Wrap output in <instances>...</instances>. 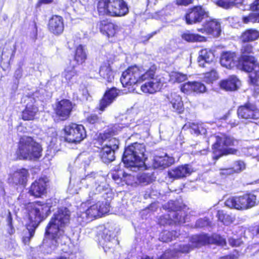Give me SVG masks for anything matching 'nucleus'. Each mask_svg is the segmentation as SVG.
<instances>
[{
	"instance_id": "53",
	"label": "nucleus",
	"mask_w": 259,
	"mask_h": 259,
	"mask_svg": "<svg viewBox=\"0 0 259 259\" xmlns=\"http://www.w3.org/2000/svg\"><path fill=\"white\" fill-rule=\"evenodd\" d=\"M193 249L191 244H180L178 247V251L182 253H188Z\"/></svg>"
},
{
	"instance_id": "55",
	"label": "nucleus",
	"mask_w": 259,
	"mask_h": 259,
	"mask_svg": "<svg viewBox=\"0 0 259 259\" xmlns=\"http://www.w3.org/2000/svg\"><path fill=\"white\" fill-rule=\"evenodd\" d=\"M245 168V165L243 161H237L235 163V166L234 167V171L236 172H239L244 170Z\"/></svg>"
},
{
	"instance_id": "25",
	"label": "nucleus",
	"mask_w": 259,
	"mask_h": 259,
	"mask_svg": "<svg viewBox=\"0 0 259 259\" xmlns=\"http://www.w3.org/2000/svg\"><path fill=\"white\" fill-rule=\"evenodd\" d=\"M169 106L173 111L181 113L184 111V105L181 97L176 93H171L167 96Z\"/></svg>"
},
{
	"instance_id": "22",
	"label": "nucleus",
	"mask_w": 259,
	"mask_h": 259,
	"mask_svg": "<svg viewBox=\"0 0 259 259\" xmlns=\"http://www.w3.org/2000/svg\"><path fill=\"white\" fill-rule=\"evenodd\" d=\"M175 162L172 157H169L167 154L161 155H155L153 159V166L155 168L163 169L169 166Z\"/></svg>"
},
{
	"instance_id": "6",
	"label": "nucleus",
	"mask_w": 259,
	"mask_h": 259,
	"mask_svg": "<svg viewBox=\"0 0 259 259\" xmlns=\"http://www.w3.org/2000/svg\"><path fill=\"white\" fill-rule=\"evenodd\" d=\"M100 16L121 17L128 13V8L123 0H100L97 5Z\"/></svg>"
},
{
	"instance_id": "24",
	"label": "nucleus",
	"mask_w": 259,
	"mask_h": 259,
	"mask_svg": "<svg viewBox=\"0 0 259 259\" xmlns=\"http://www.w3.org/2000/svg\"><path fill=\"white\" fill-rule=\"evenodd\" d=\"M49 30L55 34H60L63 31L64 24L63 18L59 16H54L49 20Z\"/></svg>"
},
{
	"instance_id": "17",
	"label": "nucleus",
	"mask_w": 259,
	"mask_h": 259,
	"mask_svg": "<svg viewBox=\"0 0 259 259\" xmlns=\"http://www.w3.org/2000/svg\"><path fill=\"white\" fill-rule=\"evenodd\" d=\"M191 165L186 164L169 169L167 175L172 180L180 179L190 176L193 172Z\"/></svg>"
},
{
	"instance_id": "38",
	"label": "nucleus",
	"mask_w": 259,
	"mask_h": 259,
	"mask_svg": "<svg viewBox=\"0 0 259 259\" xmlns=\"http://www.w3.org/2000/svg\"><path fill=\"white\" fill-rule=\"evenodd\" d=\"M217 217L219 221L227 226L233 223L235 220L234 218L225 213L222 210H219L217 211Z\"/></svg>"
},
{
	"instance_id": "13",
	"label": "nucleus",
	"mask_w": 259,
	"mask_h": 259,
	"mask_svg": "<svg viewBox=\"0 0 259 259\" xmlns=\"http://www.w3.org/2000/svg\"><path fill=\"white\" fill-rule=\"evenodd\" d=\"M98 241L100 245L106 250L114 247L119 243L115 239L116 237L115 229L111 226L105 227L98 234Z\"/></svg>"
},
{
	"instance_id": "41",
	"label": "nucleus",
	"mask_w": 259,
	"mask_h": 259,
	"mask_svg": "<svg viewBox=\"0 0 259 259\" xmlns=\"http://www.w3.org/2000/svg\"><path fill=\"white\" fill-rule=\"evenodd\" d=\"M188 78L187 75L180 72H171L169 75V80L173 82L180 83Z\"/></svg>"
},
{
	"instance_id": "35",
	"label": "nucleus",
	"mask_w": 259,
	"mask_h": 259,
	"mask_svg": "<svg viewBox=\"0 0 259 259\" xmlns=\"http://www.w3.org/2000/svg\"><path fill=\"white\" fill-rule=\"evenodd\" d=\"M76 75V71L73 67H68L62 73V82L69 83L73 81Z\"/></svg>"
},
{
	"instance_id": "21",
	"label": "nucleus",
	"mask_w": 259,
	"mask_h": 259,
	"mask_svg": "<svg viewBox=\"0 0 259 259\" xmlns=\"http://www.w3.org/2000/svg\"><path fill=\"white\" fill-rule=\"evenodd\" d=\"M28 175V172L27 169L21 168L15 171L12 175H10L9 178V181L10 183L14 184L16 185H20L21 188H22L26 183Z\"/></svg>"
},
{
	"instance_id": "4",
	"label": "nucleus",
	"mask_w": 259,
	"mask_h": 259,
	"mask_svg": "<svg viewBox=\"0 0 259 259\" xmlns=\"http://www.w3.org/2000/svg\"><path fill=\"white\" fill-rule=\"evenodd\" d=\"M145 146L143 144L135 143L125 149L122 161L125 166L133 171H137L145 165Z\"/></svg>"
},
{
	"instance_id": "64",
	"label": "nucleus",
	"mask_w": 259,
	"mask_h": 259,
	"mask_svg": "<svg viewBox=\"0 0 259 259\" xmlns=\"http://www.w3.org/2000/svg\"><path fill=\"white\" fill-rule=\"evenodd\" d=\"M101 176L100 174H99L98 172H92L90 174L87 175L85 176V179L88 180L91 178H93L94 179L97 178Z\"/></svg>"
},
{
	"instance_id": "61",
	"label": "nucleus",
	"mask_w": 259,
	"mask_h": 259,
	"mask_svg": "<svg viewBox=\"0 0 259 259\" xmlns=\"http://www.w3.org/2000/svg\"><path fill=\"white\" fill-rule=\"evenodd\" d=\"M53 2L54 0H39L36 4V6L39 7L42 5L49 4Z\"/></svg>"
},
{
	"instance_id": "47",
	"label": "nucleus",
	"mask_w": 259,
	"mask_h": 259,
	"mask_svg": "<svg viewBox=\"0 0 259 259\" xmlns=\"http://www.w3.org/2000/svg\"><path fill=\"white\" fill-rule=\"evenodd\" d=\"M9 50H11L10 42H7L4 40H0V63L2 61V56L3 54L6 53Z\"/></svg>"
},
{
	"instance_id": "63",
	"label": "nucleus",
	"mask_w": 259,
	"mask_h": 259,
	"mask_svg": "<svg viewBox=\"0 0 259 259\" xmlns=\"http://www.w3.org/2000/svg\"><path fill=\"white\" fill-rule=\"evenodd\" d=\"M229 243L232 247H236L239 245L238 240L234 238H230L229 240Z\"/></svg>"
},
{
	"instance_id": "31",
	"label": "nucleus",
	"mask_w": 259,
	"mask_h": 259,
	"mask_svg": "<svg viewBox=\"0 0 259 259\" xmlns=\"http://www.w3.org/2000/svg\"><path fill=\"white\" fill-rule=\"evenodd\" d=\"M99 74L100 76L108 82H111L114 80V72L108 63H105L101 65Z\"/></svg>"
},
{
	"instance_id": "10",
	"label": "nucleus",
	"mask_w": 259,
	"mask_h": 259,
	"mask_svg": "<svg viewBox=\"0 0 259 259\" xmlns=\"http://www.w3.org/2000/svg\"><path fill=\"white\" fill-rule=\"evenodd\" d=\"M234 139L225 134H220L215 137V142L212 145L213 158L216 160L223 155L229 154H235L236 150L228 148L234 145Z\"/></svg>"
},
{
	"instance_id": "9",
	"label": "nucleus",
	"mask_w": 259,
	"mask_h": 259,
	"mask_svg": "<svg viewBox=\"0 0 259 259\" xmlns=\"http://www.w3.org/2000/svg\"><path fill=\"white\" fill-rule=\"evenodd\" d=\"M238 68L250 72L249 78L252 84L259 86V63L253 56H241L238 60Z\"/></svg>"
},
{
	"instance_id": "48",
	"label": "nucleus",
	"mask_w": 259,
	"mask_h": 259,
	"mask_svg": "<svg viewBox=\"0 0 259 259\" xmlns=\"http://www.w3.org/2000/svg\"><path fill=\"white\" fill-rule=\"evenodd\" d=\"M218 78L217 71L212 69L210 71L206 72L204 74V79L208 83L212 82Z\"/></svg>"
},
{
	"instance_id": "18",
	"label": "nucleus",
	"mask_w": 259,
	"mask_h": 259,
	"mask_svg": "<svg viewBox=\"0 0 259 259\" xmlns=\"http://www.w3.org/2000/svg\"><path fill=\"white\" fill-rule=\"evenodd\" d=\"M198 30L202 33L211 34L213 37H218L221 32V24L215 20L208 21L202 25V28L198 29Z\"/></svg>"
},
{
	"instance_id": "60",
	"label": "nucleus",
	"mask_w": 259,
	"mask_h": 259,
	"mask_svg": "<svg viewBox=\"0 0 259 259\" xmlns=\"http://www.w3.org/2000/svg\"><path fill=\"white\" fill-rule=\"evenodd\" d=\"M22 76V69L21 67H19L17 69L14 73V77L17 79H19Z\"/></svg>"
},
{
	"instance_id": "45",
	"label": "nucleus",
	"mask_w": 259,
	"mask_h": 259,
	"mask_svg": "<svg viewBox=\"0 0 259 259\" xmlns=\"http://www.w3.org/2000/svg\"><path fill=\"white\" fill-rule=\"evenodd\" d=\"M241 49V56H253V48L252 45L249 42H242Z\"/></svg>"
},
{
	"instance_id": "40",
	"label": "nucleus",
	"mask_w": 259,
	"mask_h": 259,
	"mask_svg": "<svg viewBox=\"0 0 259 259\" xmlns=\"http://www.w3.org/2000/svg\"><path fill=\"white\" fill-rule=\"evenodd\" d=\"M176 233L175 231L163 230L160 234L159 239L163 242H170L176 238Z\"/></svg>"
},
{
	"instance_id": "37",
	"label": "nucleus",
	"mask_w": 259,
	"mask_h": 259,
	"mask_svg": "<svg viewBox=\"0 0 259 259\" xmlns=\"http://www.w3.org/2000/svg\"><path fill=\"white\" fill-rule=\"evenodd\" d=\"M87 59L85 49L82 45H79L76 49L74 60L78 64H82Z\"/></svg>"
},
{
	"instance_id": "27",
	"label": "nucleus",
	"mask_w": 259,
	"mask_h": 259,
	"mask_svg": "<svg viewBox=\"0 0 259 259\" xmlns=\"http://www.w3.org/2000/svg\"><path fill=\"white\" fill-rule=\"evenodd\" d=\"M46 179L41 178L33 182L29 190L30 194H44L46 193Z\"/></svg>"
},
{
	"instance_id": "46",
	"label": "nucleus",
	"mask_w": 259,
	"mask_h": 259,
	"mask_svg": "<svg viewBox=\"0 0 259 259\" xmlns=\"http://www.w3.org/2000/svg\"><path fill=\"white\" fill-rule=\"evenodd\" d=\"M138 180L141 184L147 185L152 182V175L149 173H143L138 177Z\"/></svg>"
},
{
	"instance_id": "43",
	"label": "nucleus",
	"mask_w": 259,
	"mask_h": 259,
	"mask_svg": "<svg viewBox=\"0 0 259 259\" xmlns=\"http://www.w3.org/2000/svg\"><path fill=\"white\" fill-rule=\"evenodd\" d=\"M243 0H218L217 4L224 8L228 9L242 3Z\"/></svg>"
},
{
	"instance_id": "57",
	"label": "nucleus",
	"mask_w": 259,
	"mask_h": 259,
	"mask_svg": "<svg viewBox=\"0 0 259 259\" xmlns=\"http://www.w3.org/2000/svg\"><path fill=\"white\" fill-rule=\"evenodd\" d=\"M87 121L91 124H95L100 121V119L96 114H91L87 118Z\"/></svg>"
},
{
	"instance_id": "29",
	"label": "nucleus",
	"mask_w": 259,
	"mask_h": 259,
	"mask_svg": "<svg viewBox=\"0 0 259 259\" xmlns=\"http://www.w3.org/2000/svg\"><path fill=\"white\" fill-rule=\"evenodd\" d=\"M199 54L198 58L199 65L203 67H206L205 64L211 63L214 58L213 53L207 49L201 50Z\"/></svg>"
},
{
	"instance_id": "3",
	"label": "nucleus",
	"mask_w": 259,
	"mask_h": 259,
	"mask_svg": "<svg viewBox=\"0 0 259 259\" xmlns=\"http://www.w3.org/2000/svg\"><path fill=\"white\" fill-rule=\"evenodd\" d=\"M71 219V211L66 206L58 207L51 217L45 229V235L57 243L58 233L69 226Z\"/></svg>"
},
{
	"instance_id": "58",
	"label": "nucleus",
	"mask_w": 259,
	"mask_h": 259,
	"mask_svg": "<svg viewBox=\"0 0 259 259\" xmlns=\"http://www.w3.org/2000/svg\"><path fill=\"white\" fill-rule=\"evenodd\" d=\"M193 0H176V4L178 6H187L193 3Z\"/></svg>"
},
{
	"instance_id": "32",
	"label": "nucleus",
	"mask_w": 259,
	"mask_h": 259,
	"mask_svg": "<svg viewBox=\"0 0 259 259\" xmlns=\"http://www.w3.org/2000/svg\"><path fill=\"white\" fill-rule=\"evenodd\" d=\"M125 126H127V125L125 123L111 125L104 131L103 135H101V138L103 140H106L111 136L116 135Z\"/></svg>"
},
{
	"instance_id": "49",
	"label": "nucleus",
	"mask_w": 259,
	"mask_h": 259,
	"mask_svg": "<svg viewBox=\"0 0 259 259\" xmlns=\"http://www.w3.org/2000/svg\"><path fill=\"white\" fill-rule=\"evenodd\" d=\"M6 220L7 222V225L9 227V228L8 229V233L10 235H13L15 233V230L13 224L12 215L11 212L9 210L7 215Z\"/></svg>"
},
{
	"instance_id": "30",
	"label": "nucleus",
	"mask_w": 259,
	"mask_h": 259,
	"mask_svg": "<svg viewBox=\"0 0 259 259\" xmlns=\"http://www.w3.org/2000/svg\"><path fill=\"white\" fill-rule=\"evenodd\" d=\"M259 38V31L255 29H248L242 32L240 40L242 42H250Z\"/></svg>"
},
{
	"instance_id": "1",
	"label": "nucleus",
	"mask_w": 259,
	"mask_h": 259,
	"mask_svg": "<svg viewBox=\"0 0 259 259\" xmlns=\"http://www.w3.org/2000/svg\"><path fill=\"white\" fill-rule=\"evenodd\" d=\"M156 66L152 65L148 69H144L137 66L128 67L123 72L120 77V81L123 87L132 86L146 80H150L145 82L141 87V90L146 93L153 94L159 91L162 83L160 79L154 78Z\"/></svg>"
},
{
	"instance_id": "8",
	"label": "nucleus",
	"mask_w": 259,
	"mask_h": 259,
	"mask_svg": "<svg viewBox=\"0 0 259 259\" xmlns=\"http://www.w3.org/2000/svg\"><path fill=\"white\" fill-rule=\"evenodd\" d=\"M112 199V197L111 196H107L106 198L102 197L100 200L93 204H92L91 200H87L85 203L90 205L83 212L87 219L93 220L107 214L110 210Z\"/></svg>"
},
{
	"instance_id": "54",
	"label": "nucleus",
	"mask_w": 259,
	"mask_h": 259,
	"mask_svg": "<svg viewBox=\"0 0 259 259\" xmlns=\"http://www.w3.org/2000/svg\"><path fill=\"white\" fill-rule=\"evenodd\" d=\"M233 252L235 253H230L220 256L219 259H238L239 256V251L235 249Z\"/></svg>"
},
{
	"instance_id": "28",
	"label": "nucleus",
	"mask_w": 259,
	"mask_h": 259,
	"mask_svg": "<svg viewBox=\"0 0 259 259\" xmlns=\"http://www.w3.org/2000/svg\"><path fill=\"white\" fill-rule=\"evenodd\" d=\"M239 80L235 75L230 76L226 79L223 80L220 82L222 89L228 91H233L237 89Z\"/></svg>"
},
{
	"instance_id": "33",
	"label": "nucleus",
	"mask_w": 259,
	"mask_h": 259,
	"mask_svg": "<svg viewBox=\"0 0 259 259\" xmlns=\"http://www.w3.org/2000/svg\"><path fill=\"white\" fill-rule=\"evenodd\" d=\"M190 241L193 249L208 244V235L206 234H200L192 236L190 239Z\"/></svg>"
},
{
	"instance_id": "50",
	"label": "nucleus",
	"mask_w": 259,
	"mask_h": 259,
	"mask_svg": "<svg viewBox=\"0 0 259 259\" xmlns=\"http://www.w3.org/2000/svg\"><path fill=\"white\" fill-rule=\"evenodd\" d=\"M242 19L244 23L259 22V14L251 13L248 16L243 17Z\"/></svg>"
},
{
	"instance_id": "51",
	"label": "nucleus",
	"mask_w": 259,
	"mask_h": 259,
	"mask_svg": "<svg viewBox=\"0 0 259 259\" xmlns=\"http://www.w3.org/2000/svg\"><path fill=\"white\" fill-rule=\"evenodd\" d=\"M119 144V142L117 139L116 138H112L109 140L108 143L104 147H108L111 150L115 152V151L118 149Z\"/></svg>"
},
{
	"instance_id": "15",
	"label": "nucleus",
	"mask_w": 259,
	"mask_h": 259,
	"mask_svg": "<svg viewBox=\"0 0 259 259\" xmlns=\"http://www.w3.org/2000/svg\"><path fill=\"white\" fill-rule=\"evenodd\" d=\"M74 106L69 100H62L56 105L55 113L61 120H66L69 117Z\"/></svg>"
},
{
	"instance_id": "44",
	"label": "nucleus",
	"mask_w": 259,
	"mask_h": 259,
	"mask_svg": "<svg viewBox=\"0 0 259 259\" xmlns=\"http://www.w3.org/2000/svg\"><path fill=\"white\" fill-rule=\"evenodd\" d=\"M100 29L101 31L105 32L108 37L114 36L116 32L115 25L112 23H108L104 24L102 23V26Z\"/></svg>"
},
{
	"instance_id": "16",
	"label": "nucleus",
	"mask_w": 259,
	"mask_h": 259,
	"mask_svg": "<svg viewBox=\"0 0 259 259\" xmlns=\"http://www.w3.org/2000/svg\"><path fill=\"white\" fill-rule=\"evenodd\" d=\"M207 17V13L201 6H195L189 10L185 15L187 24H193L201 22Z\"/></svg>"
},
{
	"instance_id": "14",
	"label": "nucleus",
	"mask_w": 259,
	"mask_h": 259,
	"mask_svg": "<svg viewBox=\"0 0 259 259\" xmlns=\"http://www.w3.org/2000/svg\"><path fill=\"white\" fill-rule=\"evenodd\" d=\"M237 114L239 118L243 119L249 122L259 118V111L256 106L251 103H246L239 107Z\"/></svg>"
},
{
	"instance_id": "23",
	"label": "nucleus",
	"mask_w": 259,
	"mask_h": 259,
	"mask_svg": "<svg viewBox=\"0 0 259 259\" xmlns=\"http://www.w3.org/2000/svg\"><path fill=\"white\" fill-rule=\"evenodd\" d=\"M238 59L233 52H225L221 56V64L227 68L231 69L238 65Z\"/></svg>"
},
{
	"instance_id": "19",
	"label": "nucleus",
	"mask_w": 259,
	"mask_h": 259,
	"mask_svg": "<svg viewBox=\"0 0 259 259\" xmlns=\"http://www.w3.org/2000/svg\"><path fill=\"white\" fill-rule=\"evenodd\" d=\"M206 89L203 83L198 81H188L181 85V91L187 94L203 93L206 91Z\"/></svg>"
},
{
	"instance_id": "39",
	"label": "nucleus",
	"mask_w": 259,
	"mask_h": 259,
	"mask_svg": "<svg viewBox=\"0 0 259 259\" xmlns=\"http://www.w3.org/2000/svg\"><path fill=\"white\" fill-rule=\"evenodd\" d=\"M182 37L188 42L203 41L205 40L204 36L197 34L191 33L189 31L184 32L182 35Z\"/></svg>"
},
{
	"instance_id": "11",
	"label": "nucleus",
	"mask_w": 259,
	"mask_h": 259,
	"mask_svg": "<svg viewBox=\"0 0 259 259\" xmlns=\"http://www.w3.org/2000/svg\"><path fill=\"white\" fill-rule=\"evenodd\" d=\"M65 141L70 143L77 144L87 136L86 131L82 125L70 123L64 127Z\"/></svg>"
},
{
	"instance_id": "20",
	"label": "nucleus",
	"mask_w": 259,
	"mask_h": 259,
	"mask_svg": "<svg viewBox=\"0 0 259 259\" xmlns=\"http://www.w3.org/2000/svg\"><path fill=\"white\" fill-rule=\"evenodd\" d=\"M118 95L115 88H112L106 91L103 98L100 101L99 109L103 111L106 107L111 105Z\"/></svg>"
},
{
	"instance_id": "5",
	"label": "nucleus",
	"mask_w": 259,
	"mask_h": 259,
	"mask_svg": "<svg viewBox=\"0 0 259 259\" xmlns=\"http://www.w3.org/2000/svg\"><path fill=\"white\" fill-rule=\"evenodd\" d=\"M163 208L167 211L168 213L160 217L158 222L160 225H181L185 223L189 209L185 204L179 205L171 200L166 203L163 206Z\"/></svg>"
},
{
	"instance_id": "56",
	"label": "nucleus",
	"mask_w": 259,
	"mask_h": 259,
	"mask_svg": "<svg viewBox=\"0 0 259 259\" xmlns=\"http://www.w3.org/2000/svg\"><path fill=\"white\" fill-rule=\"evenodd\" d=\"M173 253L171 250L166 249L157 259H172Z\"/></svg>"
},
{
	"instance_id": "52",
	"label": "nucleus",
	"mask_w": 259,
	"mask_h": 259,
	"mask_svg": "<svg viewBox=\"0 0 259 259\" xmlns=\"http://www.w3.org/2000/svg\"><path fill=\"white\" fill-rule=\"evenodd\" d=\"M76 160L83 162L84 163V166L86 165H88L91 161L90 156L86 152H83L80 154L77 157Z\"/></svg>"
},
{
	"instance_id": "62",
	"label": "nucleus",
	"mask_w": 259,
	"mask_h": 259,
	"mask_svg": "<svg viewBox=\"0 0 259 259\" xmlns=\"http://www.w3.org/2000/svg\"><path fill=\"white\" fill-rule=\"evenodd\" d=\"M252 11H259V0H255L250 7Z\"/></svg>"
},
{
	"instance_id": "34",
	"label": "nucleus",
	"mask_w": 259,
	"mask_h": 259,
	"mask_svg": "<svg viewBox=\"0 0 259 259\" xmlns=\"http://www.w3.org/2000/svg\"><path fill=\"white\" fill-rule=\"evenodd\" d=\"M115 152L108 147H103L101 149L99 156L102 161L105 163H110L115 159Z\"/></svg>"
},
{
	"instance_id": "2",
	"label": "nucleus",
	"mask_w": 259,
	"mask_h": 259,
	"mask_svg": "<svg viewBox=\"0 0 259 259\" xmlns=\"http://www.w3.org/2000/svg\"><path fill=\"white\" fill-rule=\"evenodd\" d=\"M53 202L52 199L46 202L35 201L26 206L25 226L28 231L29 236L23 238L25 243L29 242L39 224L51 214Z\"/></svg>"
},
{
	"instance_id": "26",
	"label": "nucleus",
	"mask_w": 259,
	"mask_h": 259,
	"mask_svg": "<svg viewBox=\"0 0 259 259\" xmlns=\"http://www.w3.org/2000/svg\"><path fill=\"white\" fill-rule=\"evenodd\" d=\"M30 102H28L26 108L22 113V118L24 120H30L34 119L36 113L38 112V108L33 104V99L28 98Z\"/></svg>"
},
{
	"instance_id": "36",
	"label": "nucleus",
	"mask_w": 259,
	"mask_h": 259,
	"mask_svg": "<svg viewBox=\"0 0 259 259\" xmlns=\"http://www.w3.org/2000/svg\"><path fill=\"white\" fill-rule=\"evenodd\" d=\"M208 244H213L217 245L224 246L227 244L225 238L219 234H213L210 236H208Z\"/></svg>"
},
{
	"instance_id": "59",
	"label": "nucleus",
	"mask_w": 259,
	"mask_h": 259,
	"mask_svg": "<svg viewBox=\"0 0 259 259\" xmlns=\"http://www.w3.org/2000/svg\"><path fill=\"white\" fill-rule=\"evenodd\" d=\"M220 174L222 175H230L235 172L233 168L221 169Z\"/></svg>"
},
{
	"instance_id": "12",
	"label": "nucleus",
	"mask_w": 259,
	"mask_h": 259,
	"mask_svg": "<svg viewBox=\"0 0 259 259\" xmlns=\"http://www.w3.org/2000/svg\"><path fill=\"white\" fill-rule=\"evenodd\" d=\"M256 195H240L227 199L225 204L231 208L238 210L248 209L255 204Z\"/></svg>"
},
{
	"instance_id": "42",
	"label": "nucleus",
	"mask_w": 259,
	"mask_h": 259,
	"mask_svg": "<svg viewBox=\"0 0 259 259\" xmlns=\"http://www.w3.org/2000/svg\"><path fill=\"white\" fill-rule=\"evenodd\" d=\"M190 132L196 135H205L206 133V128L202 124L192 123L190 126Z\"/></svg>"
},
{
	"instance_id": "7",
	"label": "nucleus",
	"mask_w": 259,
	"mask_h": 259,
	"mask_svg": "<svg viewBox=\"0 0 259 259\" xmlns=\"http://www.w3.org/2000/svg\"><path fill=\"white\" fill-rule=\"evenodd\" d=\"M41 145L30 137H24L20 139L18 155L23 159H35L42 155Z\"/></svg>"
}]
</instances>
